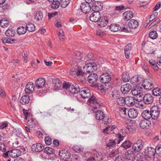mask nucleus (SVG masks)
I'll return each instance as SVG.
<instances>
[{
  "label": "nucleus",
  "mask_w": 161,
  "mask_h": 161,
  "mask_svg": "<svg viewBox=\"0 0 161 161\" xmlns=\"http://www.w3.org/2000/svg\"><path fill=\"white\" fill-rule=\"evenodd\" d=\"M97 64L96 63H87L83 67L84 71H85L89 74L93 72L97 69Z\"/></svg>",
  "instance_id": "nucleus-2"
},
{
  "label": "nucleus",
  "mask_w": 161,
  "mask_h": 161,
  "mask_svg": "<svg viewBox=\"0 0 161 161\" xmlns=\"http://www.w3.org/2000/svg\"><path fill=\"white\" fill-rule=\"evenodd\" d=\"M132 88L131 85L129 83H126L121 86L120 90L123 94L127 93Z\"/></svg>",
  "instance_id": "nucleus-18"
},
{
  "label": "nucleus",
  "mask_w": 161,
  "mask_h": 161,
  "mask_svg": "<svg viewBox=\"0 0 161 161\" xmlns=\"http://www.w3.org/2000/svg\"><path fill=\"white\" fill-rule=\"evenodd\" d=\"M142 117L145 120H148L152 118L151 112L148 110H144L142 114Z\"/></svg>",
  "instance_id": "nucleus-34"
},
{
  "label": "nucleus",
  "mask_w": 161,
  "mask_h": 161,
  "mask_svg": "<svg viewBox=\"0 0 161 161\" xmlns=\"http://www.w3.org/2000/svg\"><path fill=\"white\" fill-rule=\"evenodd\" d=\"M132 144L129 141H125L121 145V146L124 148L127 149L131 147Z\"/></svg>",
  "instance_id": "nucleus-40"
},
{
  "label": "nucleus",
  "mask_w": 161,
  "mask_h": 161,
  "mask_svg": "<svg viewBox=\"0 0 161 161\" xmlns=\"http://www.w3.org/2000/svg\"><path fill=\"white\" fill-rule=\"evenodd\" d=\"M62 88L64 90H68L67 94L70 96L76 94L80 91L78 85L74 83L70 84L69 83H64L63 84Z\"/></svg>",
  "instance_id": "nucleus-1"
},
{
  "label": "nucleus",
  "mask_w": 161,
  "mask_h": 161,
  "mask_svg": "<svg viewBox=\"0 0 161 161\" xmlns=\"http://www.w3.org/2000/svg\"><path fill=\"white\" fill-rule=\"evenodd\" d=\"M69 73L70 75L74 77H75L76 76H82L85 74L82 67H78L76 69H72L69 71Z\"/></svg>",
  "instance_id": "nucleus-9"
},
{
  "label": "nucleus",
  "mask_w": 161,
  "mask_h": 161,
  "mask_svg": "<svg viewBox=\"0 0 161 161\" xmlns=\"http://www.w3.org/2000/svg\"><path fill=\"white\" fill-rule=\"evenodd\" d=\"M44 152L48 154H52L54 153V149L50 147H46L44 149Z\"/></svg>",
  "instance_id": "nucleus-49"
},
{
  "label": "nucleus",
  "mask_w": 161,
  "mask_h": 161,
  "mask_svg": "<svg viewBox=\"0 0 161 161\" xmlns=\"http://www.w3.org/2000/svg\"><path fill=\"white\" fill-rule=\"evenodd\" d=\"M102 160V158L101 157L99 158L98 157L96 156V158L93 157H90L88 158L86 161H94L95 160L96 161H101Z\"/></svg>",
  "instance_id": "nucleus-52"
},
{
  "label": "nucleus",
  "mask_w": 161,
  "mask_h": 161,
  "mask_svg": "<svg viewBox=\"0 0 161 161\" xmlns=\"http://www.w3.org/2000/svg\"><path fill=\"white\" fill-rule=\"evenodd\" d=\"M108 19L107 17L104 16L101 18V19L98 22V26L101 27H103L106 26L108 23Z\"/></svg>",
  "instance_id": "nucleus-26"
},
{
  "label": "nucleus",
  "mask_w": 161,
  "mask_h": 161,
  "mask_svg": "<svg viewBox=\"0 0 161 161\" xmlns=\"http://www.w3.org/2000/svg\"><path fill=\"white\" fill-rule=\"evenodd\" d=\"M9 25L8 20L3 19L0 21V25L1 27L4 28L7 27Z\"/></svg>",
  "instance_id": "nucleus-43"
},
{
  "label": "nucleus",
  "mask_w": 161,
  "mask_h": 161,
  "mask_svg": "<svg viewBox=\"0 0 161 161\" xmlns=\"http://www.w3.org/2000/svg\"><path fill=\"white\" fill-rule=\"evenodd\" d=\"M122 80L125 82L129 81L130 79L129 74L127 72L124 73L122 75Z\"/></svg>",
  "instance_id": "nucleus-44"
},
{
  "label": "nucleus",
  "mask_w": 161,
  "mask_h": 161,
  "mask_svg": "<svg viewBox=\"0 0 161 161\" xmlns=\"http://www.w3.org/2000/svg\"><path fill=\"white\" fill-rule=\"evenodd\" d=\"M43 145L40 143L34 144L31 147V150L35 152H40L44 149Z\"/></svg>",
  "instance_id": "nucleus-16"
},
{
  "label": "nucleus",
  "mask_w": 161,
  "mask_h": 161,
  "mask_svg": "<svg viewBox=\"0 0 161 161\" xmlns=\"http://www.w3.org/2000/svg\"><path fill=\"white\" fill-rule=\"evenodd\" d=\"M111 31L115 32L118 31L119 30H120L121 27L117 24H111L109 27Z\"/></svg>",
  "instance_id": "nucleus-35"
},
{
  "label": "nucleus",
  "mask_w": 161,
  "mask_h": 161,
  "mask_svg": "<svg viewBox=\"0 0 161 161\" xmlns=\"http://www.w3.org/2000/svg\"><path fill=\"white\" fill-rule=\"evenodd\" d=\"M15 133L18 137H21L23 136L21 130L19 129L16 130Z\"/></svg>",
  "instance_id": "nucleus-55"
},
{
  "label": "nucleus",
  "mask_w": 161,
  "mask_h": 161,
  "mask_svg": "<svg viewBox=\"0 0 161 161\" xmlns=\"http://www.w3.org/2000/svg\"><path fill=\"white\" fill-rule=\"evenodd\" d=\"M59 155L61 159H68L70 157V154L67 151L61 150L59 153Z\"/></svg>",
  "instance_id": "nucleus-28"
},
{
  "label": "nucleus",
  "mask_w": 161,
  "mask_h": 161,
  "mask_svg": "<svg viewBox=\"0 0 161 161\" xmlns=\"http://www.w3.org/2000/svg\"><path fill=\"white\" fill-rule=\"evenodd\" d=\"M155 153L157 154L161 155V145L160 146H157L155 149Z\"/></svg>",
  "instance_id": "nucleus-56"
},
{
  "label": "nucleus",
  "mask_w": 161,
  "mask_h": 161,
  "mask_svg": "<svg viewBox=\"0 0 161 161\" xmlns=\"http://www.w3.org/2000/svg\"><path fill=\"white\" fill-rule=\"evenodd\" d=\"M153 94L156 96L161 95V90L158 88H154L153 91Z\"/></svg>",
  "instance_id": "nucleus-48"
},
{
  "label": "nucleus",
  "mask_w": 161,
  "mask_h": 161,
  "mask_svg": "<svg viewBox=\"0 0 161 161\" xmlns=\"http://www.w3.org/2000/svg\"><path fill=\"white\" fill-rule=\"evenodd\" d=\"M89 105L92 107L94 110H96L99 107V102L95 96L92 95L88 101Z\"/></svg>",
  "instance_id": "nucleus-4"
},
{
  "label": "nucleus",
  "mask_w": 161,
  "mask_h": 161,
  "mask_svg": "<svg viewBox=\"0 0 161 161\" xmlns=\"http://www.w3.org/2000/svg\"><path fill=\"white\" fill-rule=\"evenodd\" d=\"M60 5V2L58 1L53 2V3L51 4V7L54 9L58 8Z\"/></svg>",
  "instance_id": "nucleus-50"
},
{
  "label": "nucleus",
  "mask_w": 161,
  "mask_h": 161,
  "mask_svg": "<svg viewBox=\"0 0 161 161\" xmlns=\"http://www.w3.org/2000/svg\"><path fill=\"white\" fill-rule=\"evenodd\" d=\"M117 136L119 138V140L118 141V144H119L120 143V142L123 140L124 136H122L120 134L118 133L117 134Z\"/></svg>",
  "instance_id": "nucleus-62"
},
{
  "label": "nucleus",
  "mask_w": 161,
  "mask_h": 161,
  "mask_svg": "<svg viewBox=\"0 0 161 161\" xmlns=\"http://www.w3.org/2000/svg\"><path fill=\"white\" fill-rule=\"evenodd\" d=\"M26 31V27L22 26L17 28V32L19 35H21L25 34Z\"/></svg>",
  "instance_id": "nucleus-39"
},
{
  "label": "nucleus",
  "mask_w": 161,
  "mask_h": 161,
  "mask_svg": "<svg viewBox=\"0 0 161 161\" xmlns=\"http://www.w3.org/2000/svg\"><path fill=\"white\" fill-rule=\"evenodd\" d=\"M111 78V75L108 73L103 74L100 77L101 82L104 83H109Z\"/></svg>",
  "instance_id": "nucleus-14"
},
{
  "label": "nucleus",
  "mask_w": 161,
  "mask_h": 161,
  "mask_svg": "<svg viewBox=\"0 0 161 161\" xmlns=\"http://www.w3.org/2000/svg\"><path fill=\"white\" fill-rule=\"evenodd\" d=\"M135 99L131 97H125V104L128 106H133L135 103Z\"/></svg>",
  "instance_id": "nucleus-27"
},
{
  "label": "nucleus",
  "mask_w": 161,
  "mask_h": 161,
  "mask_svg": "<svg viewBox=\"0 0 161 161\" xmlns=\"http://www.w3.org/2000/svg\"><path fill=\"white\" fill-rule=\"evenodd\" d=\"M8 125V124L7 123H2L0 125V129H3L4 128H6Z\"/></svg>",
  "instance_id": "nucleus-60"
},
{
  "label": "nucleus",
  "mask_w": 161,
  "mask_h": 161,
  "mask_svg": "<svg viewBox=\"0 0 161 161\" xmlns=\"http://www.w3.org/2000/svg\"><path fill=\"white\" fill-rule=\"evenodd\" d=\"M15 31L12 29H8L5 32V35L8 37H14L15 35Z\"/></svg>",
  "instance_id": "nucleus-38"
},
{
  "label": "nucleus",
  "mask_w": 161,
  "mask_h": 161,
  "mask_svg": "<svg viewBox=\"0 0 161 161\" xmlns=\"http://www.w3.org/2000/svg\"><path fill=\"white\" fill-rule=\"evenodd\" d=\"M73 149L75 152L78 153L83 152V148L81 146L77 145L74 146L73 147Z\"/></svg>",
  "instance_id": "nucleus-51"
},
{
  "label": "nucleus",
  "mask_w": 161,
  "mask_h": 161,
  "mask_svg": "<svg viewBox=\"0 0 161 161\" xmlns=\"http://www.w3.org/2000/svg\"><path fill=\"white\" fill-rule=\"evenodd\" d=\"M116 144L115 141L114 140H110L107 142L106 146L109 147H111L114 146Z\"/></svg>",
  "instance_id": "nucleus-47"
},
{
  "label": "nucleus",
  "mask_w": 161,
  "mask_h": 161,
  "mask_svg": "<svg viewBox=\"0 0 161 161\" xmlns=\"http://www.w3.org/2000/svg\"><path fill=\"white\" fill-rule=\"evenodd\" d=\"M138 25V23L137 21L135 19H132L129 22L128 25L131 28H135Z\"/></svg>",
  "instance_id": "nucleus-36"
},
{
  "label": "nucleus",
  "mask_w": 161,
  "mask_h": 161,
  "mask_svg": "<svg viewBox=\"0 0 161 161\" xmlns=\"http://www.w3.org/2000/svg\"><path fill=\"white\" fill-rule=\"evenodd\" d=\"M144 153L148 157L151 158L155 154V149L152 147H148L145 149Z\"/></svg>",
  "instance_id": "nucleus-20"
},
{
  "label": "nucleus",
  "mask_w": 161,
  "mask_h": 161,
  "mask_svg": "<svg viewBox=\"0 0 161 161\" xmlns=\"http://www.w3.org/2000/svg\"><path fill=\"white\" fill-rule=\"evenodd\" d=\"M58 36L59 39L61 41L64 40L65 38L64 31L62 30H61L58 31Z\"/></svg>",
  "instance_id": "nucleus-53"
},
{
  "label": "nucleus",
  "mask_w": 161,
  "mask_h": 161,
  "mask_svg": "<svg viewBox=\"0 0 161 161\" xmlns=\"http://www.w3.org/2000/svg\"><path fill=\"white\" fill-rule=\"evenodd\" d=\"M138 112L137 109L135 108H130L128 111L129 117L131 119H135L137 117Z\"/></svg>",
  "instance_id": "nucleus-22"
},
{
  "label": "nucleus",
  "mask_w": 161,
  "mask_h": 161,
  "mask_svg": "<svg viewBox=\"0 0 161 161\" xmlns=\"http://www.w3.org/2000/svg\"><path fill=\"white\" fill-rule=\"evenodd\" d=\"M52 81L53 89L55 91L59 90L61 87L62 82L57 78L53 79Z\"/></svg>",
  "instance_id": "nucleus-12"
},
{
  "label": "nucleus",
  "mask_w": 161,
  "mask_h": 161,
  "mask_svg": "<svg viewBox=\"0 0 161 161\" xmlns=\"http://www.w3.org/2000/svg\"><path fill=\"white\" fill-rule=\"evenodd\" d=\"M45 83V80L42 78H38L36 81L35 85L38 89L44 87Z\"/></svg>",
  "instance_id": "nucleus-21"
},
{
  "label": "nucleus",
  "mask_w": 161,
  "mask_h": 161,
  "mask_svg": "<svg viewBox=\"0 0 161 161\" xmlns=\"http://www.w3.org/2000/svg\"><path fill=\"white\" fill-rule=\"evenodd\" d=\"M57 14V12H55L53 13H48V19H51V18L55 16Z\"/></svg>",
  "instance_id": "nucleus-57"
},
{
  "label": "nucleus",
  "mask_w": 161,
  "mask_h": 161,
  "mask_svg": "<svg viewBox=\"0 0 161 161\" xmlns=\"http://www.w3.org/2000/svg\"><path fill=\"white\" fill-rule=\"evenodd\" d=\"M28 53L27 52L24 53V54L22 55L23 58L24 59V60L25 63H27L28 59Z\"/></svg>",
  "instance_id": "nucleus-64"
},
{
  "label": "nucleus",
  "mask_w": 161,
  "mask_h": 161,
  "mask_svg": "<svg viewBox=\"0 0 161 161\" xmlns=\"http://www.w3.org/2000/svg\"><path fill=\"white\" fill-rule=\"evenodd\" d=\"M103 8V4L100 2H95L92 4V11H101Z\"/></svg>",
  "instance_id": "nucleus-15"
},
{
  "label": "nucleus",
  "mask_w": 161,
  "mask_h": 161,
  "mask_svg": "<svg viewBox=\"0 0 161 161\" xmlns=\"http://www.w3.org/2000/svg\"><path fill=\"white\" fill-rule=\"evenodd\" d=\"M144 143L143 141L141 140L136 141L133 145L132 149L134 152H139L143 148Z\"/></svg>",
  "instance_id": "nucleus-5"
},
{
  "label": "nucleus",
  "mask_w": 161,
  "mask_h": 161,
  "mask_svg": "<svg viewBox=\"0 0 161 161\" xmlns=\"http://www.w3.org/2000/svg\"><path fill=\"white\" fill-rule=\"evenodd\" d=\"M98 76L96 73L90 74L87 77V80L89 82L92 84H95L98 79Z\"/></svg>",
  "instance_id": "nucleus-17"
},
{
  "label": "nucleus",
  "mask_w": 161,
  "mask_h": 161,
  "mask_svg": "<svg viewBox=\"0 0 161 161\" xmlns=\"http://www.w3.org/2000/svg\"><path fill=\"white\" fill-rule=\"evenodd\" d=\"M150 124V122L147 120H143L141 121L139 123V125L142 129L146 128L149 126Z\"/></svg>",
  "instance_id": "nucleus-33"
},
{
  "label": "nucleus",
  "mask_w": 161,
  "mask_h": 161,
  "mask_svg": "<svg viewBox=\"0 0 161 161\" xmlns=\"http://www.w3.org/2000/svg\"><path fill=\"white\" fill-rule=\"evenodd\" d=\"M43 17V14L40 11H37L34 15V19L36 21L41 22Z\"/></svg>",
  "instance_id": "nucleus-31"
},
{
  "label": "nucleus",
  "mask_w": 161,
  "mask_h": 161,
  "mask_svg": "<svg viewBox=\"0 0 161 161\" xmlns=\"http://www.w3.org/2000/svg\"><path fill=\"white\" fill-rule=\"evenodd\" d=\"M30 101V97L27 95H25L22 97L20 100V102L23 105L28 104Z\"/></svg>",
  "instance_id": "nucleus-32"
},
{
  "label": "nucleus",
  "mask_w": 161,
  "mask_h": 161,
  "mask_svg": "<svg viewBox=\"0 0 161 161\" xmlns=\"http://www.w3.org/2000/svg\"><path fill=\"white\" fill-rule=\"evenodd\" d=\"M45 141L46 144L49 145L52 143V139L50 137L47 136L45 138Z\"/></svg>",
  "instance_id": "nucleus-54"
},
{
  "label": "nucleus",
  "mask_w": 161,
  "mask_h": 161,
  "mask_svg": "<svg viewBox=\"0 0 161 161\" xmlns=\"http://www.w3.org/2000/svg\"><path fill=\"white\" fill-rule=\"evenodd\" d=\"M26 31L27 30L30 32L34 31L35 30V25L31 23H29L27 24L26 25Z\"/></svg>",
  "instance_id": "nucleus-37"
},
{
  "label": "nucleus",
  "mask_w": 161,
  "mask_h": 161,
  "mask_svg": "<svg viewBox=\"0 0 161 161\" xmlns=\"http://www.w3.org/2000/svg\"><path fill=\"white\" fill-rule=\"evenodd\" d=\"M125 98L120 97L117 99V103L120 106H122L125 104Z\"/></svg>",
  "instance_id": "nucleus-41"
},
{
  "label": "nucleus",
  "mask_w": 161,
  "mask_h": 161,
  "mask_svg": "<svg viewBox=\"0 0 161 161\" xmlns=\"http://www.w3.org/2000/svg\"><path fill=\"white\" fill-rule=\"evenodd\" d=\"M142 86L145 89L148 90L152 89L154 87L153 82L149 79L145 80Z\"/></svg>",
  "instance_id": "nucleus-13"
},
{
  "label": "nucleus",
  "mask_w": 161,
  "mask_h": 161,
  "mask_svg": "<svg viewBox=\"0 0 161 161\" xmlns=\"http://www.w3.org/2000/svg\"><path fill=\"white\" fill-rule=\"evenodd\" d=\"M60 5L63 8H65L69 4V0H60Z\"/></svg>",
  "instance_id": "nucleus-45"
},
{
  "label": "nucleus",
  "mask_w": 161,
  "mask_h": 161,
  "mask_svg": "<svg viewBox=\"0 0 161 161\" xmlns=\"http://www.w3.org/2000/svg\"><path fill=\"white\" fill-rule=\"evenodd\" d=\"M79 92L80 95L83 98H88L91 96L90 91L87 87L82 88L80 89Z\"/></svg>",
  "instance_id": "nucleus-7"
},
{
  "label": "nucleus",
  "mask_w": 161,
  "mask_h": 161,
  "mask_svg": "<svg viewBox=\"0 0 161 161\" xmlns=\"http://www.w3.org/2000/svg\"><path fill=\"white\" fill-rule=\"evenodd\" d=\"M105 34L104 32L100 30L97 31V35L100 36H102Z\"/></svg>",
  "instance_id": "nucleus-58"
},
{
  "label": "nucleus",
  "mask_w": 161,
  "mask_h": 161,
  "mask_svg": "<svg viewBox=\"0 0 161 161\" xmlns=\"http://www.w3.org/2000/svg\"><path fill=\"white\" fill-rule=\"evenodd\" d=\"M124 158L122 156L119 155L115 159V161H124Z\"/></svg>",
  "instance_id": "nucleus-63"
},
{
  "label": "nucleus",
  "mask_w": 161,
  "mask_h": 161,
  "mask_svg": "<svg viewBox=\"0 0 161 161\" xmlns=\"http://www.w3.org/2000/svg\"><path fill=\"white\" fill-rule=\"evenodd\" d=\"M132 45L131 44H129L126 45L124 49L125 55L127 58H129V56L131 49Z\"/></svg>",
  "instance_id": "nucleus-30"
},
{
  "label": "nucleus",
  "mask_w": 161,
  "mask_h": 161,
  "mask_svg": "<svg viewBox=\"0 0 161 161\" xmlns=\"http://www.w3.org/2000/svg\"><path fill=\"white\" fill-rule=\"evenodd\" d=\"M136 100L138 101H143L144 103L146 104H149L152 103L153 101V98L152 96L150 94H147L143 96H142L139 98L137 99Z\"/></svg>",
  "instance_id": "nucleus-3"
},
{
  "label": "nucleus",
  "mask_w": 161,
  "mask_h": 161,
  "mask_svg": "<svg viewBox=\"0 0 161 161\" xmlns=\"http://www.w3.org/2000/svg\"><path fill=\"white\" fill-rule=\"evenodd\" d=\"M150 38L153 40L156 39L158 37V34L155 31H151L149 33Z\"/></svg>",
  "instance_id": "nucleus-46"
},
{
  "label": "nucleus",
  "mask_w": 161,
  "mask_h": 161,
  "mask_svg": "<svg viewBox=\"0 0 161 161\" xmlns=\"http://www.w3.org/2000/svg\"><path fill=\"white\" fill-rule=\"evenodd\" d=\"M101 18V15L99 11H95L90 16V20L93 22H97Z\"/></svg>",
  "instance_id": "nucleus-11"
},
{
  "label": "nucleus",
  "mask_w": 161,
  "mask_h": 161,
  "mask_svg": "<svg viewBox=\"0 0 161 161\" xmlns=\"http://www.w3.org/2000/svg\"><path fill=\"white\" fill-rule=\"evenodd\" d=\"M123 16L125 20L128 21L133 17V14L131 11H126L123 14Z\"/></svg>",
  "instance_id": "nucleus-29"
},
{
  "label": "nucleus",
  "mask_w": 161,
  "mask_h": 161,
  "mask_svg": "<svg viewBox=\"0 0 161 161\" xmlns=\"http://www.w3.org/2000/svg\"><path fill=\"white\" fill-rule=\"evenodd\" d=\"M127 109L125 107L121 108L120 109V112L121 114L124 115L126 114V110Z\"/></svg>",
  "instance_id": "nucleus-59"
},
{
  "label": "nucleus",
  "mask_w": 161,
  "mask_h": 161,
  "mask_svg": "<svg viewBox=\"0 0 161 161\" xmlns=\"http://www.w3.org/2000/svg\"><path fill=\"white\" fill-rule=\"evenodd\" d=\"M125 155L126 159L130 161H133L135 159V154L131 150H129L126 151Z\"/></svg>",
  "instance_id": "nucleus-19"
},
{
  "label": "nucleus",
  "mask_w": 161,
  "mask_h": 161,
  "mask_svg": "<svg viewBox=\"0 0 161 161\" xmlns=\"http://www.w3.org/2000/svg\"><path fill=\"white\" fill-rule=\"evenodd\" d=\"M142 88L139 86H137L132 88L131 93L133 95L137 96V99H138L143 96L142 93Z\"/></svg>",
  "instance_id": "nucleus-8"
},
{
  "label": "nucleus",
  "mask_w": 161,
  "mask_h": 161,
  "mask_svg": "<svg viewBox=\"0 0 161 161\" xmlns=\"http://www.w3.org/2000/svg\"><path fill=\"white\" fill-rule=\"evenodd\" d=\"M94 109L93 112L95 113V118L98 120H101L103 119L104 118V114L100 110L96 111Z\"/></svg>",
  "instance_id": "nucleus-25"
},
{
  "label": "nucleus",
  "mask_w": 161,
  "mask_h": 161,
  "mask_svg": "<svg viewBox=\"0 0 161 161\" xmlns=\"http://www.w3.org/2000/svg\"><path fill=\"white\" fill-rule=\"evenodd\" d=\"M23 114L25 116V118L26 119H27L28 117L30 115V114L28 112L27 110L25 109H23Z\"/></svg>",
  "instance_id": "nucleus-61"
},
{
  "label": "nucleus",
  "mask_w": 161,
  "mask_h": 161,
  "mask_svg": "<svg viewBox=\"0 0 161 161\" xmlns=\"http://www.w3.org/2000/svg\"><path fill=\"white\" fill-rule=\"evenodd\" d=\"M136 158L138 161H145L146 159L145 155L141 153L137 154Z\"/></svg>",
  "instance_id": "nucleus-42"
},
{
  "label": "nucleus",
  "mask_w": 161,
  "mask_h": 161,
  "mask_svg": "<svg viewBox=\"0 0 161 161\" xmlns=\"http://www.w3.org/2000/svg\"><path fill=\"white\" fill-rule=\"evenodd\" d=\"M80 9L84 13L87 14L91 11L92 7L90 4L86 2H84L81 3L80 6Z\"/></svg>",
  "instance_id": "nucleus-10"
},
{
  "label": "nucleus",
  "mask_w": 161,
  "mask_h": 161,
  "mask_svg": "<svg viewBox=\"0 0 161 161\" xmlns=\"http://www.w3.org/2000/svg\"><path fill=\"white\" fill-rule=\"evenodd\" d=\"M150 112L152 119H156L158 117L160 113L159 108L157 106L154 105L151 108Z\"/></svg>",
  "instance_id": "nucleus-6"
},
{
  "label": "nucleus",
  "mask_w": 161,
  "mask_h": 161,
  "mask_svg": "<svg viewBox=\"0 0 161 161\" xmlns=\"http://www.w3.org/2000/svg\"><path fill=\"white\" fill-rule=\"evenodd\" d=\"M9 155L12 158H15L20 155L21 154V151L17 149H14L8 151Z\"/></svg>",
  "instance_id": "nucleus-24"
},
{
  "label": "nucleus",
  "mask_w": 161,
  "mask_h": 161,
  "mask_svg": "<svg viewBox=\"0 0 161 161\" xmlns=\"http://www.w3.org/2000/svg\"><path fill=\"white\" fill-rule=\"evenodd\" d=\"M34 85L31 82H28L25 88V91L27 94L32 93L34 90Z\"/></svg>",
  "instance_id": "nucleus-23"
}]
</instances>
